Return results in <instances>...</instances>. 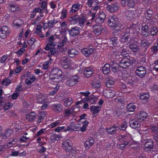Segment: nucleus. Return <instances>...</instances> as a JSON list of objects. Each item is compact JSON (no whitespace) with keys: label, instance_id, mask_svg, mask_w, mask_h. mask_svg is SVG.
Listing matches in <instances>:
<instances>
[{"label":"nucleus","instance_id":"obj_1","mask_svg":"<svg viewBox=\"0 0 158 158\" xmlns=\"http://www.w3.org/2000/svg\"><path fill=\"white\" fill-rule=\"evenodd\" d=\"M131 141L129 136L125 135H120L118 139V148L123 150L130 143Z\"/></svg>","mask_w":158,"mask_h":158},{"label":"nucleus","instance_id":"obj_2","mask_svg":"<svg viewBox=\"0 0 158 158\" xmlns=\"http://www.w3.org/2000/svg\"><path fill=\"white\" fill-rule=\"evenodd\" d=\"M135 60L133 57L129 56L122 58L119 63V66L123 69H126L135 63Z\"/></svg>","mask_w":158,"mask_h":158},{"label":"nucleus","instance_id":"obj_3","mask_svg":"<svg viewBox=\"0 0 158 158\" xmlns=\"http://www.w3.org/2000/svg\"><path fill=\"white\" fill-rule=\"evenodd\" d=\"M62 76V72L59 68H53L51 72L48 81L51 82L52 84V82H55L57 83V82L55 81V80L59 79L60 77Z\"/></svg>","mask_w":158,"mask_h":158},{"label":"nucleus","instance_id":"obj_4","mask_svg":"<svg viewBox=\"0 0 158 158\" xmlns=\"http://www.w3.org/2000/svg\"><path fill=\"white\" fill-rule=\"evenodd\" d=\"M108 24L112 29H114L118 27L120 23L116 16H109L108 20Z\"/></svg>","mask_w":158,"mask_h":158},{"label":"nucleus","instance_id":"obj_5","mask_svg":"<svg viewBox=\"0 0 158 158\" xmlns=\"http://www.w3.org/2000/svg\"><path fill=\"white\" fill-rule=\"evenodd\" d=\"M71 19L72 20H74L75 23L78 22V25L81 27H84L86 21V18L83 16L80 17L78 16H73Z\"/></svg>","mask_w":158,"mask_h":158},{"label":"nucleus","instance_id":"obj_6","mask_svg":"<svg viewBox=\"0 0 158 158\" xmlns=\"http://www.w3.org/2000/svg\"><path fill=\"white\" fill-rule=\"evenodd\" d=\"M119 7V3L117 2H114V3L108 4L107 5L106 10L111 13L116 12L118 10Z\"/></svg>","mask_w":158,"mask_h":158},{"label":"nucleus","instance_id":"obj_7","mask_svg":"<svg viewBox=\"0 0 158 158\" xmlns=\"http://www.w3.org/2000/svg\"><path fill=\"white\" fill-rule=\"evenodd\" d=\"M80 77L75 75L69 78L66 82L67 85L69 86H73L78 83Z\"/></svg>","mask_w":158,"mask_h":158},{"label":"nucleus","instance_id":"obj_8","mask_svg":"<svg viewBox=\"0 0 158 158\" xmlns=\"http://www.w3.org/2000/svg\"><path fill=\"white\" fill-rule=\"evenodd\" d=\"M110 43L112 45V50H114L115 49L118 50L119 48V44L117 37L113 35L110 38Z\"/></svg>","mask_w":158,"mask_h":158},{"label":"nucleus","instance_id":"obj_9","mask_svg":"<svg viewBox=\"0 0 158 158\" xmlns=\"http://www.w3.org/2000/svg\"><path fill=\"white\" fill-rule=\"evenodd\" d=\"M10 33V30L6 26H3L0 28V37L5 39Z\"/></svg>","mask_w":158,"mask_h":158},{"label":"nucleus","instance_id":"obj_10","mask_svg":"<svg viewBox=\"0 0 158 158\" xmlns=\"http://www.w3.org/2000/svg\"><path fill=\"white\" fill-rule=\"evenodd\" d=\"M146 71L145 67L143 66H138L136 69L135 73L140 78H142L146 74Z\"/></svg>","mask_w":158,"mask_h":158},{"label":"nucleus","instance_id":"obj_11","mask_svg":"<svg viewBox=\"0 0 158 158\" xmlns=\"http://www.w3.org/2000/svg\"><path fill=\"white\" fill-rule=\"evenodd\" d=\"M70 59L66 57H62L60 60L62 67L64 69H67L70 66Z\"/></svg>","mask_w":158,"mask_h":158},{"label":"nucleus","instance_id":"obj_12","mask_svg":"<svg viewBox=\"0 0 158 158\" xmlns=\"http://www.w3.org/2000/svg\"><path fill=\"white\" fill-rule=\"evenodd\" d=\"M106 18V15L103 12H100L96 15L94 20L96 23H103Z\"/></svg>","mask_w":158,"mask_h":158},{"label":"nucleus","instance_id":"obj_13","mask_svg":"<svg viewBox=\"0 0 158 158\" xmlns=\"http://www.w3.org/2000/svg\"><path fill=\"white\" fill-rule=\"evenodd\" d=\"M63 148L67 152H70L72 146V142L69 139L66 140L62 142Z\"/></svg>","mask_w":158,"mask_h":158},{"label":"nucleus","instance_id":"obj_14","mask_svg":"<svg viewBox=\"0 0 158 158\" xmlns=\"http://www.w3.org/2000/svg\"><path fill=\"white\" fill-rule=\"evenodd\" d=\"M138 25L137 24H132L127 29L126 32L130 34L137 33L138 32L139 29L137 27Z\"/></svg>","mask_w":158,"mask_h":158},{"label":"nucleus","instance_id":"obj_15","mask_svg":"<svg viewBox=\"0 0 158 158\" xmlns=\"http://www.w3.org/2000/svg\"><path fill=\"white\" fill-rule=\"evenodd\" d=\"M80 29L79 27L77 26L72 27L69 30V34L72 36H75L80 33Z\"/></svg>","mask_w":158,"mask_h":158},{"label":"nucleus","instance_id":"obj_16","mask_svg":"<svg viewBox=\"0 0 158 158\" xmlns=\"http://www.w3.org/2000/svg\"><path fill=\"white\" fill-rule=\"evenodd\" d=\"M122 76L123 79L125 81H127V82L130 84L133 83L134 79L131 76H130L128 73H127V71H125L124 73H122Z\"/></svg>","mask_w":158,"mask_h":158},{"label":"nucleus","instance_id":"obj_17","mask_svg":"<svg viewBox=\"0 0 158 158\" xmlns=\"http://www.w3.org/2000/svg\"><path fill=\"white\" fill-rule=\"evenodd\" d=\"M138 120L137 118H131L129 121V123L130 126L132 128L135 129L140 126V125L138 122Z\"/></svg>","mask_w":158,"mask_h":158},{"label":"nucleus","instance_id":"obj_18","mask_svg":"<svg viewBox=\"0 0 158 158\" xmlns=\"http://www.w3.org/2000/svg\"><path fill=\"white\" fill-rule=\"evenodd\" d=\"M115 91L112 89H109L104 91L103 93V95L107 98H110L114 96L116 97L117 96Z\"/></svg>","mask_w":158,"mask_h":158},{"label":"nucleus","instance_id":"obj_19","mask_svg":"<svg viewBox=\"0 0 158 158\" xmlns=\"http://www.w3.org/2000/svg\"><path fill=\"white\" fill-rule=\"evenodd\" d=\"M93 32L96 36L100 35L103 29L102 27L100 25H95L93 27Z\"/></svg>","mask_w":158,"mask_h":158},{"label":"nucleus","instance_id":"obj_20","mask_svg":"<svg viewBox=\"0 0 158 158\" xmlns=\"http://www.w3.org/2000/svg\"><path fill=\"white\" fill-rule=\"evenodd\" d=\"M141 34L144 37L151 36L149 32L148 27L147 25L145 24L144 26L143 25L141 29Z\"/></svg>","mask_w":158,"mask_h":158},{"label":"nucleus","instance_id":"obj_21","mask_svg":"<svg viewBox=\"0 0 158 158\" xmlns=\"http://www.w3.org/2000/svg\"><path fill=\"white\" fill-rule=\"evenodd\" d=\"M94 49L93 48H85L81 50V52L86 57H88L92 54Z\"/></svg>","mask_w":158,"mask_h":158},{"label":"nucleus","instance_id":"obj_22","mask_svg":"<svg viewBox=\"0 0 158 158\" xmlns=\"http://www.w3.org/2000/svg\"><path fill=\"white\" fill-rule=\"evenodd\" d=\"M51 108L53 111L58 113L60 112L62 110L63 106L61 104L57 103L53 104L52 105Z\"/></svg>","mask_w":158,"mask_h":158},{"label":"nucleus","instance_id":"obj_23","mask_svg":"<svg viewBox=\"0 0 158 158\" xmlns=\"http://www.w3.org/2000/svg\"><path fill=\"white\" fill-rule=\"evenodd\" d=\"M94 143V139L91 137L87 139L85 142L84 145L86 148H89L92 146Z\"/></svg>","mask_w":158,"mask_h":158},{"label":"nucleus","instance_id":"obj_24","mask_svg":"<svg viewBox=\"0 0 158 158\" xmlns=\"http://www.w3.org/2000/svg\"><path fill=\"white\" fill-rule=\"evenodd\" d=\"M54 40V38L53 36H50L48 39V43L46 45L44 49L45 50H48L49 49V47L50 46H55V43L53 41Z\"/></svg>","mask_w":158,"mask_h":158},{"label":"nucleus","instance_id":"obj_25","mask_svg":"<svg viewBox=\"0 0 158 158\" xmlns=\"http://www.w3.org/2000/svg\"><path fill=\"white\" fill-rule=\"evenodd\" d=\"M148 116V114L144 111H140L136 115V118L140 121L146 119Z\"/></svg>","mask_w":158,"mask_h":158},{"label":"nucleus","instance_id":"obj_26","mask_svg":"<svg viewBox=\"0 0 158 158\" xmlns=\"http://www.w3.org/2000/svg\"><path fill=\"white\" fill-rule=\"evenodd\" d=\"M153 11L152 10L148 9L147 10L144 14L146 19L148 20L152 19H153Z\"/></svg>","mask_w":158,"mask_h":158},{"label":"nucleus","instance_id":"obj_27","mask_svg":"<svg viewBox=\"0 0 158 158\" xmlns=\"http://www.w3.org/2000/svg\"><path fill=\"white\" fill-rule=\"evenodd\" d=\"M83 73L86 77H89L92 76L94 72L91 68L86 67L84 69Z\"/></svg>","mask_w":158,"mask_h":158},{"label":"nucleus","instance_id":"obj_28","mask_svg":"<svg viewBox=\"0 0 158 158\" xmlns=\"http://www.w3.org/2000/svg\"><path fill=\"white\" fill-rule=\"evenodd\" d=\"M79 51L75 48H71L69 49L67 53L70 57L73 58L78 55Z\"/></svg>","mask_w":158,"mask_h":158},{"label":"nucleus","instance_id":"obj_29","mask_svg":"<svg viewBox=\"0 0 158 158\" xmlns=\"http://www.w3.org/2000/svg\"><path fill=\"white\" fill-rule=\"evenodd\" d=\"M153 140L148 139L145 144L144 147L145 149L151 150L153 148Z\"/></svg>","mask_w":158,"mask_h":158},{"label":"nucleus","instance_id":"obj_30","mask_svg":"<svg viewBox=\"0 0 158 158\" xmlns=\"http://www.w3.org/2000/svg\"><path fill=\"white\" fill-rule=\"evenodd\" d=\"M35 112H31L26 115V119L29 122H32L35 119Z\"/></svg>","mask_w":158,"mask_h":158},{"label":"nucleus","instance_id":"obj_31","mask_svg":"<svg viewBox=\"0 0 158 158\" xmlns=\"http://www.w3.org/2000/svg\"><path fill=\"white\" fill-rule=\"evenodd\" d=\"M35 79L36 77L34 75H30L27 77L25 80V82L28 85H30L35 80Z\"/></svg>","mask_w":158,"mask_h":158},{"label":"nucleus","instance_id":"obj_32","mask_svg":"<svg viewBox=\"0 0 158 158\" xmlns=\"http://www.w3.org/2000/svg\"><path fill=\"white\" fill-rule=\"evenodd\" d=\"M64 106L69 107L72 104L73 101L72 98L67 97L65 98L63 100Z\"/></svg>","mask_w":158,"mask_h":158},{"label":"nucleus","instance_id":"obj_33","mask_svg":"<svg viewBox=\"0 0 158 158\" xmlns=\"http://www.w3.org/2000/svg\"><path fill=\"white\" fill-rule=\"evenodd\" d=\"M8 9L11 12H14L20 10L18 5L14 3L9 4L8 6Z\"/></svg>","mask_w":158,"mask_h":158},{"label":"nucleus","instance_id":"obj_34","mask_svg":"<svg viewBox=\"0 0 158 158\" xmlns=\"http://www.w3.org/2000/svg\"><path fill=\"white\" fill-rule=\"evenodd\" d=\"M80 5L79 4H74L73 5L69 11L70 13H75L80 8Z\"/></svg>","mask_w":158,"mask_h":158},{"label":"nucleus","instance_id":"obj_35","mask_svg":"<svg viewBox=\"0 0 158 158\" xmlns=\"http://www.w3.org/2000/svg\"><path fill=\"white\" fill-rule=\"evenodd\" d=\"M46 114V113L45 111H42L39 114L37 118V123H39L43 121Z\"/></svg>","mask_w":158,"mask_h":158},{"label":"nucleus","instance_id":"obj_36","mask_svg":"<svg viewBox=\"0 0 158 158\" xmlns=\"http://www.w3.org/2000/svg\"><path fill=\"white\" fill-rule=\"evenodd\" d=\"M67 41V37L66 36H62L58 41V47H62L66 43Z\"/></svg>","mask_w":158,"mask_h":158},{"label":"nucleus","instance_id":"obj_37","mask_svg":"<svg viewBox=\"0 0 158 158\" xmlns=\"http://www.w3.org/2000/svg\"><path fill=\"white\" fill-rule=\"evenodd\" d=\"M79 120L80 122L81 123L83 124V126L81 128L80 131L82 132L85 131L86 130L87 127L89 124V122L86 121V120H80V119Z\"/></svg>","mask_w":158,"mask_h":158},{"label":"nucleus","instance_id":"obj_38","mask_svg":"<svg viewBox=\"0 0 158 158\" xmlns=\"http://www.w3.org/2000/svg\"><path fill=\"white\" fill-rule=\"evenodd\" d=\"M89 109L93 114H97L101 110L100 107L98 106H92L90 107Z\"/></svg>","mask_w":158,"mask_h":158},{"label":"nucleus","instance_id":"obj_39","mask_svg":"<svg viewBox=\"0 0 158 158\" xmlns=\"http://www.w3.org/2000/svg\"><path fill=\"white\" fill-rule=\"evenodd\" d=\"M141 46L144 48H147L149 47L150 43L148 42V40L146 39H143L141 40L140 42Z\"/></svg>","mask_w":158,"mask_h":158},{"label":"nucleus","instance_id":"obj_40","mask_svg":"<svg viewBox=\"0 0 158 158\" xmlns=\"http://www.w3.org/2000/svg\"><path fill=\"white\" fill-rule=\"evenodd\" d=\"M110 65L112 71L114 73L118 71V68L119 67H121L119 66V64H118V63L115 62H112L111 63Z\"/></svg>","mask_w":158,"mask_h":158},{"label":"nucleus","instance_id":"obj_41","mask_svg":"<svg viewBox=\"0 0 158 158\" xmlns=\"http://www.w3.org/2000/svg\"><path fill=\"white\" fill-rule=\"evenodd\" d=\"M110 70V65L109 64H106L102 69L103 73L106 75L109 73Z\"/></svg>","mask_w":158,"mask_h":158},{"label":"nucleus","instance_id":"obj_42","mask_svg":"<svg viewBox=\"0 0 158 158\" xmlns=\"http://www.w3.org/2000/svg\"><path fill=\"white\" fill-rule=\"evenodd\" d=\"M119 49H120V51L121 50V51L120 52L121 54L124 57H127L129 55L128 50L126 48H124L121 47L120 48H119ZM118 51H119V50Z\"/></svg>","mask_w":158,"mask_h":158},{"label":"nucleus","instance_id":"obj_43","mask_svg":"<svg viewBox=\"0 0 158 158\" xmlns=\"http://www.w3.org/2000/svg\"><path fill=\"white\" fill-rule=\"evenodd\" d=\"M75 122L72 121L71 122L69 125L64 130V132H67V131H70V132H73L75 131V130L73 129V125L75 124Z\"/></svg>","mask_w":158,"mask_h":158},{"label":"nucleus","instance_id":"obj_44","mask_svg":"<svg viewBox=\"0 0 158 158\" xmlns=\"http://www.w3.org/2000/svg\"><path fill=\"white\" fill-rule=\"evenodd\" d=\"M129 35V33H127L126 32L125 33L122 35L121 39V42L122 43L127 42L128 41Z\"/></svg>","mask_w":158,"mask_h":158},{"label":"nucleus","instance_id":"obj_45","mask_svg":"<svg viewBox=\"0 0 158 158\" xmlns=\"http://www.w3.org/2000/svg\"><path fill=\"white\" fill-rule=\"evenodd\" d=\"M127 111L128 112H132L135 111L136 106L133 103H130L127 106Z\"/></svg>","mask_w":158,"mask_h":158},{"label":"nucleus","instance_id":"obj_46","mask_svg":"<svg viewBox=\"0 0 158 158\" xmlns=\"http://www.w3.org/2000/svg\"><path fill=\"white\" fill-rule=\"evenodd\" d=\"M129 48L132 51L135 53H138L139 48L137 46L134 44H131Z\"/></svg>","mask_w":158,"mask_h":158},{"label":"nucleus","instance_id":"obj_47","mask_svg":"<svg viewBox=\"0 0 158 158\" xmlns=\"http://www.w3.org/2000/svg\"><path fill=\"white\" fill-rule=\"evenodd\" d=\"M139 97L140 99L147 101L149 98V94L148 92L146 93H141Z\"/></svg>","mask_w":158,"mask_h":158},{"label":"nucleus","instance_id":"obj_48","mask_svg":"<svg viewBox=\"0 0 158 158\" xmlns=\"http://www.w3.org/2000/svg\"><path fill=\"white\" fill-rule=\"evenodd\" d=\"M74 110H72L69 108L65 109L64 110V114L65 117H68L71 114H73Z\"/></svg>","mask_w":158,"mask_h":158},{"label":"nucleus","instance_id":"obj_49","mask_svg":"<svg viewBox=\"0 0 158 158\" xmlns=\"http://www.w3.org/2000/svg\"><path fill=\"white\" fill-rule=\"evenodd\" d=\"M127 127V122L124 121L120 125L117 126V128L120 131H125Z\"/></svg>","mask_w":158,"mask_h":158},{"label":"nucleus","instance_id":"obj_50","mask_svg":"<svg viewBox=\"0 0 158 158\" xmlns=\"http://www.w3.org/2000/svg\"><path fill=\"white\" fill-rule=\"evenodd\" d=\"M118 51V50L117 49L116 51H114V50L112 51L113 54L115 56V58L117 60H119L121 59L122 57V56H123L121 54L120 52V53Z\"/></svg>","mask_w":158,"mask_h":158},{"label":"nucleus","instance_id":"obj_51","mask_svg":"<svg viewBox=\"0 0 158 158\" xmlns=\"http://www.w3.org/2000/svg\"><path fill=\"white\" fill-rule=\"evenodd\" d=\"M13 132V130L11 129H7L3 135L4 138H8L10 137L11 134Z\"/></svg>","mask_w":158,"mask_h":158},{"label":"nucleus","instance_id":"obj_52","mask_svg":"<svg viewBox=\"0 0 158 158\" xmlns=\"http://www.w3.org/2000/svg\"><path fill=\"white\" fill-rule=\"evenodd\" d=\"M98 98L95 97L94 96H90L86 99V101H88L91 104H94L97 102Z\"/></svg>","mask_w":158,"mask_h":158},{"label":"nucleus","instance_id":"obj_53","mask_svg":"<svg viewBox=\"0 0 158 158\" xmlns=\"http://www.w3.org/2000/svg\"><path fill=\"white\" fill-rule=\"evenodd\" d=\"M158 30L156 27H152L150 30V33L151 35V36H154L156 35L158 32Z\"/></svg>","mask_w":158,"mask_h":158},{"label":"nucleus","instance_id":"obj_54","mask_svg":"<svg viewBox=\"0 0 158 158\" xmlns=\"http://www.w3.org/2000/svg\"><path fill=\"white\" fill-rule=\"evenodd\" d=\"M11 83V81L9 79V77L5 78L2 81V83L3 85L7 86Z\"/></svg>","mask_w":158,"mask_h":158},{"label":"nucleus","instance_id":"obj_55","mask_svg":"<svg viewBox=\"0 0 158 158\" xmlns=\"http://www.w3.org/2000/svg\"><path fill=\"white\" fill-rule=\"evenodd\" d=\"M67 9L63 8L61 12L60 19H63L66 18L67 17Z\"/></svg>","mask_w":158,"mask_h":158},{"label":"nucleus","instance_id":"obj_56","mask_svg":"<svg viewBox=\"0 0 158 158\" xmlns=\"http://www.w3.org/2000/svg\"><path fill=\"white\" fill-rule=\"evenodd\" d=\"M116 128H117L116 126H114V128L113 127H110V128L108 129V130L107 131L108 134L110 135L115 134L117 130L116 129Z\"/></svg>","mask_w":158,"mask_h":158},{"label":"nucleus","instance_id":"obj_57","mask_svg":"<svg viewBox=\"0 0 158 158\" xmlns=\"http://www.w3.org/2000/svg\"><path fill=\"white\" fill-rule=\"evenodd\" d=\"M14 25L19 27L23 24V21L20 19H17L14 22Z\"/></svg>","mask_w":158,"mask_h":158},{"label":"nucleus","instance_id":"obj_58","mask_svg":"<svg viewBox=\"0 0 158 158\" xmlns=\"http://www.w3.org/2000/svg\"><path fill=\"white\" fill-rule=\"evenodd\" d=\"M59 88V86L58 85H56V86L49 93L50 95H55L57 92Z\"/></svg>","mask_w":158,"mask_h":158},{"label":"nucleus","instance_id":"obj_59","mask_svg":"<svg viewBox=\"0 0 158 158\" xmlns=\"http://www.w3.org/2000/svg\"><path fill=\"white\" fill-rule=\"evenodd\" d=\"M128 14V17L131 19L132 18H134L135 17L136 15V11L135 10L133 11H128L127 12Z\"/></svg>","mask_w":158,"mask_h":158},{"label":"nucleus","instance_id":"obj_60","mask_svg":"<svg viewBox=\"0 0 158 158\" xmlns=\"http://www.w3.org/2000/svg\"><path fill=\"white\" fill-rule=\"evenodd\" d=\"M37 102L39 103H43L45 102V99L43 96H39L37 97Z\"/></svg>","mask_w":158,"mask_h":158},{"label":"nucleus","instance_id":"obj_61","mask_svg":"<svg viewBox=\"0 0 158 158\" xmlns=\"http://www.w3.org/2000/svg\"><path fill=\"white\" fill-rule=\"evenodd\" d=\"M60 124V123L59 120H56L55 122L51 123L49 125V127L51 128H54L57 126L59 125Z\"/></svg>","mask_w":158,"mask_h":158},{"label":"nucleus","instance_id":"obj_62","mask_svg":"<svg viewBox=\"0 0 158 158\" xmlns=\"http://www.w3.org/2000/svg\"><path fill=\"white\" fill-rule=\"evenodd\" d=\"M55 46H50L49 47V49L48 50H45L47 51L50 50V52L52 55H55L56 53V49L55 48H54Z\"/></svg>","mask_w":158,"mask_h":158},{"label":"nucleus","instance_id":"obj_63","mask_svg":"<svg viewBox=\"0 0 158 158\" xmlns=\"http://www.w3.org/2000/svg\"><path fill=\"white\" fill-rule=\"evenodd\" d=\"M114 81L112 79H109L106 82V85L107 87H110L114 84Z\"/></svg>","mask_w":158,"mask_h":158},{"label":"nucleus","instance_id":"obj_64","mask_svg":"<svg viewBox=\"0 0 158 158\" xmlns=\"http://www.w3.org/2000/svg\"><path fill=\"white\" fill-rule=\"evenodd\" d=\"M58 22V21L55 19L51 20L48 22L50 27H53V26L57 23Z\"/></svg>","mask_w":158,"mask_h":158}]
</instances>
